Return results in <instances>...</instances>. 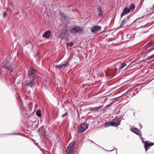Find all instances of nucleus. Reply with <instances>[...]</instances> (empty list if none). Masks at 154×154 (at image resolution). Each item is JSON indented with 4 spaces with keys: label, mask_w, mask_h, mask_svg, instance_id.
Segmentation results:
<instances>
[{
    "label": "nucleus",
    "mask_w": 154,
    "mask_h": 154,
    "mask_svg": "<svg viewBox=\"0 0 154 154\" xmlns=\"http://www.w3.org/2000/svg\"><path fill=\"white\" fill-rule=\"evenodd\" d=\"M49 128L47 125L42 126L39 129L38 131L40 137H44L45 135L47 133Z\"/></svg>",
    "instance_id": "1"
},
{
    "label": "nucleus",
    "mask_w": 154,
    "mask_h": 154,
    "mask_svg": "<svg viewBox=\"0 0 154 154\" xmlns=\"http://www.w3.org/2000/svg\"><path fill=\"white\" fill-rule=\"evenodd\" d=\"M28 74L30 79H32V80H34L36 76V70L32 67H31L28 70Z\"/></svg>",
    "instance_id": "2"
},
{
    "label": "nucleus",
    "mask_w": 154,
    "mask_h": 154,
    "mask_svg": "<svg viewBox=\"0 0 154 154\" xmlns=\"http://www.w3.org/2000/svg\"><path fill=\"white\" fill-rule=\"evenodd\" d=\"M2 67L6 69L12 71V69L11 66V63L7 59L5 60L2 63Z\"/></svg>",
    "instance_id": "3"
},
{
    "label": "nucleus",
    "mask_w": 154,
    "mask_h": 154,
    "mask_svg": "<svg viewBox=\"0 0 154 154\" xmlns=\"http://www.w3.org/2000/svg\"><path fill=\"white\" fill-rule=\"evenodd\" d=\"M83 31L82 27L79 26H76L72 28L70 30V32L71 34H75L82 32Z\"/></svg>",
    "instance_id": "4"
},
{
    "label": "nucleus",
    "mask_w": 154,
    "mask_h": 154,
    "mask_svg": "<svg viewBox=\"0 0 154 154\" xmlns=\"http://www.w3.org/2000/svg\"><path fill=\"white\" fill-rule=\"evenodd\" d=\"M88 128V126L86 124L82 123L79 126L78 128V132L81 134L85 131Z\"/></svg>",
    "instance_id": "5"
},
{
    "label": "nucleus",
    "mask_w": 154,
    "mask_h": 154,
    "mask_svg": "<svg viewBox=\"0 0 154 154\" xmlns=\"http://www.w3.org/2000/svg\"><path fill=\"white\" fill-rule=\"evenodd\" d=\"M69 62L67 61H65L62 62L61 64L57 65L56 66L57 69H64L65 67H67L68 66Z\"/></svg>",
    "instance_id": "6"
},
{
    "label": "nucleus",
    "mask_w": 154,
    "mask_h": 154,
    "mask_svg": "<svg viewBox=\"0 0 154 154\" xmlns=\"http://www.w3.org/2000/svg\"><path fill=\"white\" fill-rule=\"evenodd\" d=\"M154 144V143H151L149 141H146L144 142V146L145 150V152H146L148 149L149 148V147L153 146Z\"/></svg>",
    "instance_id": "7"
},
{
    "label": "nucleus",
    "mask_w": 154,
    "mask_h": 154,
    "mask_svg": "<svg viewBox=\"0 0 154 154\" xmlns=\"http://www.w3.org/2000/svg\"><path fill=\"white\" fill-rule=\"evenodd\" d=\"M68 31L67 29L64 28L62 31L61 33V37L63 38L66 37L68 34Z\"/></svg>",
    "instance_id": "8"
},
{
    "label": "nucleus",
    "mask_w": 154,
    "mask_h": 154,
    "mask_svg": "<svg viewBox=\"0 0 154 154\" xmlns=\"http://www.w3.org/2000/svg\"><path fill=\"white\" fill-rule=\"evenodd\" d=\"M103 105L99 106L97 107L96 106L94 107H89L88 108V110H91L93 112H95L98 111L101 107H103Z\"/></svg>",
    "instance_id": "9"
},
{
    "label": "nucleus",
    "mask_w": 154,
    "mask_h": 154,
    "mask_svg": "<svg viewBox=\"0 0 154 154\" xmlns=\"http://www.w3.org/2000/svg\"><path fill=\"white\" fill-rule=\"evenodd\" d=\"M130 12V9L128 8H125L121 15V17H122L124 15L127 14Z\"/></svg>",
    "instance_id": "10"
},
{
    "label": "nucleus",
    "mask_w": 154,
    "mask_h": 154,
    "mask_svg": "<svg viewBox=\"0 0 154 154\" xmlns=\"http://www.w3.org/2000/svg\"><path fill=\"white\" fill-rule=\"evenodd\" d=\"M132 132L139 136H141V133L140 131H139L137 128H134L131 129Z\"/></svg>",
    "instance_id": "11"
},
{
    "label": "nucleus",
    "mask_w": 154,
    "mask_h": 154,
    "mask_svg": "<svg viewBox=\"0 0 154 154\" xmlns=\"http://www.w3.org/2000/svg\"><path fill=\"white\" fill-rule=\"evenodd\" d=\"M101 28V26L97 25H96L91 28V30L92 32H94L95 31L100 30Z\"/></svg>",
    "instance_id": "12"
},
{
    "label": "nucleus",
    "mask_w": 154,
    "mask_h": 154,
    "mask_svg": "<svg viewBox=\"0 0 154 154\" xmlns=\"http://www.w3.org/2000/svg\"><path fill=\"white\" fill-rule=\"evenodd\" d=\"M129 17H128L125 19L123 20L122 21L121 24L120 26V27H122L123 26H129L128 25H125V24L128 22L129 20Z\"/></svg>",
    "instance_id": "13"
},
{
    "label": "nucleus",
    "mask_w": 154,
    "mask_h": 154,
    "mask_svg": "<svg viewBox=\"0 0 154 154\" xmlns=\"http://www.w3.org/2000/svg\"><path fill=\"white\" fill-rule=\"evenodd\" d=\"M122 119V117L121 116L119 117L118 116L116 117L113 120L116 123L117 125H119L120 124Z\"/></svg>",
    "instance_id": "14"
},
{
    "label": "nucleus",
    "mask_w": 154,
    "mask_h": 154,
    "mask_svg": "<svg viewBox=\"0 0 154 154\" xmlns=\"http://www.w3.org/2000/svg\"><path fill=\"white\" fill-rule=\"evenodd\" d=\"M51 35V32L50 30L46 31L42 35V36L44 38H48Z\"/></svg>",
    "instance_id": "15"
},
{
    "label": "nucleus",
    "mask_w": 154,
    "mask_h": 154,
    "mask_svg": "<svg viewBox=\"0 0 154 154\" xmlns=\"http://www.w3.org/2000/svg\"><path fill=\"white\" fill-rule=\"evenodd\" d=\"M154 44V42H150L149 43L146 45L144 47V49L149 50L150 49H149V48H150Z\"/></svg>",
    "instance_id": "16"
},
{
    "label": "nucleus",
    "mask_w": 154,
    "mask_h": 154,
    "mask_svg": "<svg viewBox=\"0 0 154 154\" xmlns=\"http://www.w3.org/2000/svg\"><path fill=\"white\" fill-rule=\"evenodd\" d=\"M101 6H99L97 8V12L98 13V16L101 17H102L103 14V12L102 11L101 9Z\"/></svg>",
    "instance_id": "17"
},
{
    "label": "nucleus",
    "mask_w": 154,
    "mask_h": 154,
    "mask_svg": "<svg viewBox=\"0 0 154 154\" xmlns=\"http://www.w3.org/2000/svg\"><path fill=\"white\" fill-rule=\"evenodd\" d=\"M34 85L33 82L32 81L26 83L25 85V86L26 87H32Z\"/></svg>",
    "instance_id": "18"
},
{
    "label": "nucleus",
    "mask_w": 154,
    "mask_h": 154,
    "mask_svg": "<svg viewBox=\"0 0 154 154\" xmlns=\"http://www.w3.org/2000/svg\"><path fill=\"white\" fill-rule=\"evenodd\" d=\"M144 17V16H143L141 17L137 18L136 20L133 22V23L136 22L137 23H138L141 22L143 21V19Z\"/></svg>",
    "instance_id": "19"
},
{
    "label": "nucleus",
    "mask_w": 154,
    "mask_h": 154,
    "mask_svg": "<svg viewBox=\"0 0 154 154\" xmlns=\"http://www.w3.org/2000/svg\"><path fill=\"white\" fill-rule=\"evenodd\" d=\"M110 124L109 125H111L112 126H114L115 127H117L118 125L115 122H114L113 120L112 121L110 122H109Z\"/></svg>",
    "instance_id": "20"
},
{
    "label": "nucleus",
    "mask_w": 154,
    "mask_h": 154,
    "mask_svg": "<svg viewBox=\"0 0 154 154\" xmlns=\"http://www.w3.org/2000/svg\"><path fill=\"white\" fill-rule=\"evenodd\" d=\"M36 115L38 117H40L42 116L41 112L40 110L38 109L36 112Z\"/></svg>",
    "instance_id": "21"
},
{
    "label": "nucleus",
    "mask_w": 154,
    "mask_h": 154,
    "mask_svg": "<svg viewBox=\"0 0 154 154\" xmlns=\"http://www.w3.org/2000/svg\"><path fill=\"white\" fill-rule=\"evenodd\" d=\"M58 12H59V14L60 16L64 19L65 17V16L63 13V12L61 11L60 10Z\"/></svg>",
    "instance_id": "22"
},
{
    "label": "nucleus",
    "mask_w": 154,
    "mask_h": 154,
    "mask_svg": "<svg viewBox=\"0 0 154 154\" xmlns=\"http://www.w3.org/2000/svg\"><path fill=\"white\" fill-rule=\"evenodd\" d=\"M127 64L125 62H123L121 65V66L120 67V69H122L126 66Z\"/></svg>",
    "instance_id": "23"
},
{
    "label": "nucleus",
    "mask_w": 154,
    "mask_h": 154,
    "mask_svg": "<svg viewBox=\"0 0 154 154\" xmlns=\"http://www.w3.org/2000/svg\"><path fill=\"white\" fill-rule=\"evenodd\" d=\"M70 143L72 144V146H71V148H70L69 149V150H73V147L74 146V145L75 143V142L73 141Z\"/></svg>",
    "instance_id": "24"
},
{
    "label": "nucleus",
    "mask_w": 154,
    "mask_h": 154,
    "mask_svg": "<svg viewBox=\"0 0 154 154\" xmlns=\"http://www.w3.org/2000/svg\"><path fill=\"white\" fill-rule=\"evenodd\" d=\"M135 8V5L134 4H131L130 7V9H131V11H133Z\"/></svg>",
    "instance_id": "25"
},
{
    "label": "nucleus",
    "mask_w": 154,
    "mask_h": 154,
    "mask_svg": "<svg viewBox=\"0 0 154 154\" xmlns=\"http://www.w3.org/2000/svg\"><path fill=\"white\" fill-rule=\"evenodd\" d=\"M73 45V43L72 42H70V43H67V46H69V47H72Z\"/></svg>",
    "instance_id": "26"
},
{
    "label": "nucleus",
    "mask_w": 154,
    "mask_h": 154,
    "mask_svg": "<svg viewBox=\"0 0 154 154\" xmlns=\"http://www.w3.org/2000/svg\"><path fill=\"white\" fill-rule=\"evenodd\" d=\"M152 57H151V56H149L148 57H147L146 59L145 60H151V59H152Z\"/></svg>",
    "instance_id": "27"
},
{
    "label": "nucleus",
    "mask_w": 154,
    "mask_h": 154,
    "mask_svg": "<svg viewBox=\"0 0 154 154\" xmlns=\"http://www.w3.org/2000/svg\"><path fill=\"white\" fill-rule=\"evenodd\" d=\"M112 103H110V104H109L108 105L106 106V108H108V109H109V108L110 107H111V105H112Z\"/></svg>",
    "instance_id": "28"
},
{
    "label": "nucleus",
    "mask_w": 154,
    "mask_h": 154,
    "mask_svg": "<svg viewBox=\"0 0 154 154\" xmlns=\"http://www.w3.org/2000/svg\"><path fill=\"white\" fill-rule=\"evenodd\" d=\"M67 112L66 113H64V114H63L62 116V118L64 117L67 115Z\"/></svg>",
    "instance_id": "29"
},
{
    "label": "nucleus",
    "mask_w": 154,
    "mask_h": 154,
    "mask_svg": "<svg viewBox=\"0 0 154 154\" xmlns=\"http://www.w3.org/2000/svg\"><path fill=\"white\" fill-rule=\"evenodd\" d=\"M114 71L115 72V73H118V69H117L116 68V67H115Z\"/></svg>",
    "instance_id": "30"
},
{
    "label": "nucleus",
    "mask_w": 154,
    "mask_h": 154,
    "mask_svg": "<svg viewBox=\"0 0 154 154\" xmlns=\"http://www.w3.org/2000/svg\"><path fill=\"white\" fill-rule=\"evenodd\" d=\"M151 10L152 11V12H154V5H153V6L151 7Z\"/></svg>",
    "instance_id": "31"
},
{
    "label": "nucleus",
    "mask_w": 154,
    "mask_h": 154,
    "mask_svg": "<svg viewBox=\"0 0 154 154\" xmlns=\"http://www.w3.org/2000/svg\"><path fill=\"white\" fill-rule=\"evenodd\" d=\"M72 146V144L70 143L69 145L68 146V148H71V146Z\"/></svg>",
    "instance_id": "32"
},
{
    "label": "nucleus",
    "mask_w": 154,
    "mask_h": 154,
    "mask_svg": "<svg viewBox=\"0 0 154 154\" xmlns=\"http://www.w3.org/2000/svg\"><path fill=\"white\" fill-rule=\"evenodd\" d=\"M6 135H16V134H6Z\"/></svg>",
    "instance_id": "33"
},
{
    "label": "nucleus",
    "mask_w": 154,
    "mask_h": 154,
    "mask_svg": "<svg viewBox=\"0 0 154 154\" xmlns=\"http://www.w3.org/2000/svg\"><path fill=\"white\" fill-rule=\"evenodd\" d=\"M6 12H4L3 14V17H5V16H6Z\"/></svg>",
    "instance_id": "34"
},
{
    "label": "nucleus",
    "mask_w": 154,
    "mask_h": 154,
    "mask_svg": "<svg viewBox=\"0 0 154 154\" xmlns=\"http://www.w3.org/2000/svg\"><path fill=\"white\" fill-rule=\"evenodd\" d=\"M120 112V111L119 110H116V114H119Z\"/></svg>",
    "instance_id": "35"
},
{
    "label": "nucleus",
    "mask_w": 154,
    "mask_h": 154,
    "mask_svg": "<svg viewBox=\"0 0 154 154\" xmlns=\"http://www.w3.org/2000/svg\"><path fill=\"white\" fill-rule=\"evenodd\" d=\"M151 57H152V58H154V54L151 55Z\"/></svg>",
    "instance_id": "36"
},
{
    "label": "nucleus",
    "mask_w": 154,
    "mask_h": 154,
    "mask_svg": "<svg viewBox=\"0 0 154 154\" xmlns=\"http://www.w3.org/2000/svg\"><path fill=\"white\" fill-rule=\"evenodd\" d=\"M151 57H152V58H154V54L151 55Z\"/></svg>",
    "instance_id": "37"
},
{
    "label": "nucleus",
    "mask_w": 154,
    "mask_h": 154,
    "mask_svg": "<svg viewBox=\"0 0 154 154\" xmlns=\"http://www.w3.org/2000/svg\"><path fill=\"white\" fill-rule=\"evenodd\" d=\"M151 57H152V58H154V54L151 55Z\"/></svg>",
    "instance_id": "38"
},
{
    "label": "nucleus",
    "mask_w": 154,
    "mask_h": 154,
    "mask_svg": "<svg viewBox=\"0 0 154 154\" xmlns=\"http://www.w3.org/2000/svg\"><path fill=\"white\" fill-rule=\"evenodd\" d=\"M151 57H152V58H154V54L151 55Z\"/></svg>",
    "instance_id": "39"
},
{
    "label": "nucleus",
    "mask_w": 154,
    "mask_h": 154,
    "mask_svg": "<svg viewBox=\"0 0 154 154\" xmlns=\"http://www.w3.org/2000/svg\"><path fill=\"white\" fill-rule=\"evenodd\" d=\"M139 125H140V128H142V125H140V123H139Z\"/></svg>",
    "instance_id": "40"
},
{
    "label": "nucleus",
    "mask_w": 154,
    "mask_h": 154,
    "mask_svg": "<svg viewBox=\"0 0 154 154\" xmlns=\"http://www.w3.org/2000/svg\"><path fill=\"white\" fill-rule=\"evenodd\" d=\"M130 34H128L127 35V36L128 37L129 36H130Z\"/></svg>",
    "instance_id": "41"
},
{
    "label": "nucleus",
    "mask_w": 154,
    "mask_h": 154,
    "mask_svg": "<svg viewBox=\"0 0 154 154\" xmlns=\"http://www.w3.org/2000/svg\"><path fill=\"white\" fill-rule=\"evenodd\" d=\"M38 147L40 149H41V147H40V146H39L38 145Z\"/></svg>",
    "instance_id": "42"
},
{
    "label": "nucleus",
    "mask_w": 154,
    "mask_h": 154,
    "mask_svg": "<svg viewBox=\"0 0 154 154\" xmlns=\"http://www.w3.org/2000/svg\"><path fill=\"white\" fill-rule=\"evenodd\" d=\"M1 69H0V75H1Z\"/></svg>",
    "instance_id": "43"
},
{
    "label": "nucleus",
    "mask_w": 154,
    "mask_h": 154,
    "mask_svg": "<svg viewBox=\"0 0 154 154\" xmlns=\"http://www.w3.org/2000/svg\"><path fill=\"white\" fill-rule=\"evenodd\" d=\"M20 100L22 102V100H21V98H20Z\"/></svg>",
    "instance_id": "44"
},
{
    "label": "nucleus",
    "mask_w": 154,
    "mask_h": 154,
    "mask_svg": "<svg viewBox=\"0 0 154 154\" xmlns=\"http://www.w3.org/2000/svg\"><path fill=\"white\" fill-rule=\"evenodd\" d=\"M141 139H143V138L141 137Z\"/></svg>",
    "instance_id": "45"
},
{
    "label": "nucleus",
    "mask_w": 154,
    "mask_h": 154,
    "mask_svg": "<svg viewBox=\"0 0 154 154\" xmlns=\"http://www.w3.org/2000/svg\"><path fill=\"white\" fill-rule=\"evenodd\" d=\"M153 49H151V51H152Z\"/></svg>",
    "instance_id": "46"
},
{
    "label": "nucleus",
    "mask_w": 154,
    "mask_h": 154,
    "mask_svg": "<svg viewBox=\"0 0 154 154\" xmlns=\"http://www.w3.org/2000/svg\"><path fill=\"white\" fill-rule=\"evenodd\" d=\"M98 146H99L100 147H101L102 148L101 146H99V145H98Z\"/></svg>",
    "instance_id": "47"
},
{
    "label": "nucleus",
    "mask_w": 154,
    "mask_h": 154,
    "mask_svg": "<svg viewBox=\"0 0 154 154\" xmlns=\"http://www.w3.org/2000/svg\"><path fill=\"white\" fill-rule=\"evenodd\" d=\"M111 150H108V151H111Z\"/></svg>",
    "instance_id": "48"
}]
</instances>
